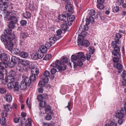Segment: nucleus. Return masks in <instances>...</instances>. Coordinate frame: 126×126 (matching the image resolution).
Instances as JSON below:
<instances>
[{
  "instance_id": "obj_1",
  "label": "nucleus",
  "mask_w": 126,
  "mask_h": 126,
  "mask_svg": "<svg viewBox=\"0 0 126 126\" xmlns=\"http://www.w3.org/2000/svg\"><path fill=\"white\" fill-rule=\"evenodd\" d=\"M16 12H7L5 13L4 19L6 21L9 20L10 22L16 23L18 21L17 18L16 16Z\"/></svg>"
},
{
  "instance_id": "obj_2",
  "label": "nucleus",
  "mask_w": 126,
  "mask_h": 126,
  "mask_svg": "<svg viewBox=\"0 0 126 126\" xmlns=\"http://www.w3.org/2000/svg\"><path fill=\"white\" fill-rule=\"evenodd\" d=\"M77 57L78 60L76 62H73V66L75 68H77V65L79 66H81L83 65L82 61H84L86 60V57L84 56L83 53L80 52L78 53L77 55Z\"/></svg>"
},
{
  "instance_id": "obj_3",
  "label": "nucleus",
  "mask_w": 126,
  "mask_h": 126,
  "mask_svg": "<svg viewBox=\"0 0 126 126\" xmlns=\"http://www.w3.org/2000/svg\"><path fill=\"white\" fill-rule=\"evenodd\" d=\"M20 59L18 57L14 56H12L11 58V62L8 63L9 66L11 67H13L19 61Z\"/></svg>"
},
{
  "instance_id": "obj_4",
  "label": "nucleus",
  "mask_w": 126,
  "mask_h": 126,
  "mask_svg": "<svg viewBox=\"0 0 126 126\" xmlns=\"http://www.w3.org/2000/svg\"><path fill=\"white\" fill-rule=\"evenodd\" d=\"M61 62L58 60H57L55 62V68H57L58 71L60 72L62 70H64L66 69L65 65L61 64Z\"/></svg>"
},
{
  "instance_id": "obj_5",
  "label": "nucleus",
  "mask_w": 126,
  "mask_h": 126,
  "mask_svg": "<svg viewBox=\"0 0 126 126\" xmlns=\"http://www.w3.org/2000/svg\"><path fill=\"white\" fill-rule=\"evenodd\" d=\"M65 8L66 10L65 12L67 13H68L69 14V13L71 14H72L74 12L72 5L70 2H68L67 3H65Z\"/></svg>"
},
{
  "instance_id": "obj_6",
  "label": "nucleus",
  "mask_w": 126,
  "mask_h": 126,
  "mask_svg": "<svg viewBox=\"0 0 126 126\" xmlns=\"http://www.w3.org/2000/svg\"><path fill=\"white\" fill-rule=\"evenodd\" d=\"M125 115H126V110L124 108H122L120 111L116 113V116L119 119H122Z\"/></svg>"
},
{
  "instance_id": "obj_7",
  "label": "nucleus",
  "mask_w": 126,
  "mask_h": 126,
  "mask_svg": "<svg viewBox=\"0 0 126 126\" xmlns=\"http://www.w3.org/2000/svg\"><path fill=\"white\" fill-rule=\"evenodd\" d=\"M14 37H12L10 36H8L6 35H2L1 37V40L4 43V44L5 43H6L8 41L11 40L15 38V35L13 34Z\"/></svg>"
},
{
  "instance_id": "obj_8",
  "label": "nucleus",
  "mask_w": 126,
  "mask_h": 126,
  "mask_svg": "<svg viewBox=\"0 0 126 126\" xmlns=\"http://www.w3.org/2000/svg\"><path fill=\"white\" fill-rule=\"evenodd\" d=\"M7 86L8 88H13L15 91H18L19 90V84L17 82H14L10 84H7Z\"/></svg>"
},
{
  "instance_id": "obj_9",
  "label": "nucleus",
  "mask_w": 126,
  "mask_h": 126,
  "mask_svg": "<svg viewBox=\"0 0 126 126\" xmlns=\"http://www.w3.org/2000/svg\"><path fill=\"white\" fill-rule=\"evenodd\" d=\"M12 40L11 39L4 44L5 48L8 50H12L13 48L14 45Z\"/></svg>"
},
{
  "instance_id": "obj_10",
  "label": "nucleus",
  "mask_w": 126,
  "mask_h": 126,
  "mask_svg": "<svg viewBox=\"0 0 126 126\" xmlns=\"http://www.w3.org/2000/svg\"><path fill=\"white\" fill-rule=\"evenodd\" d=\"M120 49L119 47H115L112 52V54L118 58H121V55L120 52Z\"/></svg>"
},
{
  "instance_id": "obj_11",
  "label": "nucleus",
  "mask_w": 126,
  "mask_h": 126,
  "mask_svg": "<svg viewBox=\"0 0 126 126\" xmlns=\"http://www.w3.org/2000/svg\"><path fill=\"white\" fill-rule=\"evenodd\" d=\"M50 75V73L49 71H46L44 73L43 75L41 77V79H43L45 80L46 82H48L49 81V79L47 77Z\"/></svg>"
},
{
  "instance_id": "obj_12",
  "label": "nucleus",
  "mask_w": 126,
  "mask_h": 126,
  "mask_svg": "<svg viewBox=\"0 0 126 126\" xmlns=\"http://www.w3.org/2000/svg\"><path fill=\"white\" fill-rule=\"evenodd\" d=\"M22 77L23 78L22 81L24 82L27 84V85L29 86L31 82V80L29 78L24 75L22 76Z\"/></svg>"
},
{
  "instance_id": "obj_13",
  "label": "nucleus",
  "mask_w": 126,
  "mask_h": 126,
  "mask_svg": "<svg viewBox=\"0 0 126 126\" xmlns=\"http://www.w3.org/2000/svg\"><path fill=\"white\" fill-rule=\"evenodd\" d=\"M64 14H62L58 16V18L59 20L61 21H63V22H64V21H66L65 20L66 19L67 16L69 15V14L68 13H67L65 12L63 13Z\"/></svg>"
},
{
  "instance_id": "obj_14",
  "label": "nucleus",
  "mask_w": 126,
  "mask_h": 126,
  "mask_svg": "<svg viewBox=\"0 0 126 126\" xmlns=\"http://www.w3.org/2000/svg\"><path fill=\"white\" fill-rule=\"evenodd\" d=\"M8 6L7 4L1 3L0 4V10L4 11V14H6L7 12H6L7 9L8 8Z\"/></svg>"
},
{
  "instance_id": "obj_15",
  "label": "nucleus",
  "mask_w": 126,
  "mask_h": 126,
  "mask_svg": "<svg viewBox=\"0 0 126 126\" xmlns=\"http://www.w3.org/2000/svg\"><path fill=\"white\" fill-rule=\"evenodd\" d=\"M0 59L3 61H6L8 60V55L5 53H1L0 54Z\"/></svg>"
},
{
  "instance_id": "obj_16",
  "label": "nucleus",
  "mask_w": 126,
  "mask_h": 126,
  "mask_svg": "<svg viewBox=\"0 0 126 126\" xmlns=\"http://www.w3.org/2000/svg\"><path fill=\"white\" fill-rule=\"evenodd\" d=\"M61 28L64 31H67L68 28L67 22L64 21V22H63V24L61 26Z\"/></svg>"
},
{
  "instance_id": "obj_17",
  "label": "nucleus",
  "mask_w": 126,
  "mask_h": 126,
  "mask_svg": "<svg viewBox=\"0 0 126 126\" xmlns=\"http://www.w3.org/2000/svg\"><path fill=\"white\" fill-rule=\"evenodd\" d=\"M6 79H7L8 82H9L8 84H10L14 82L15 78L14 77L9 75L7 76L6 77Z\"/></svg>"
},
{
  "instance_id": "obj_18",
  "label": "nucleus",
  "mask_w": 126,
  "mask_h": 126,
  "mask_svg": "<svg viewBox=\"0 0 126 126\" xmlns=\"http://www.w3.org/2000/svg\"><path fill=\"white\" fill-rule=\"evenodd\" d=\"M4 98L6 101L10 103L12 101V97L11 95L7 94H6Z\"/></svg>"
},
{
  "instance_id": "obj_19",
  "label": "nucleus",
  "mask_w": 126,
  "mask_h": 126,
  "mask_svg": "<svg viewBox=\"0 0 126 126\" xmlns=\"http://www.w3.org/2000/svg\"><path fill=\"white\" fill-rule=\"evenodd\" d=\"M94 20L92 16L89 17V18H86L85 20L86 26L89 24L90 22L92 23H93Z\"/></svg>"
},
{
  "instance_id": "obj_20",
  "label": "nucleus",
  "mask_w": 126,
  "mask_h": 126,
  "mask_svg": "<svg viewBox=\"0 0 126 126\" xmlns=\"http://www.w3.org/2000/svg\"><path fill=\"white\" fill-rule=\"evenodd\" d=\"M31 72L32 75H36L39 74V70L36 67L32 68Z\"/></svg>"
},
{
  "instance_id": "obj_21",
  "label": "nucleus",
  "mask_w": 126,
  "mask_h": 126,
  "mask_svg": "<svg viewBox=\"0 0 126 126\" xmlns=\"http://www.w3.org/2000/svg\"><path fill=\"white\" fill-rule=\"evenodd\" d=\"M28 37L27 34L25 32H21L19 35V39L25 40Z\"/></svg>"
},
{
  "instance_id": "obj_22",
  "label": "nucleus",
  "mask_w": 126,
  "mask_h": 126,
  "mask_svg": "<svg viewBox=\"0 0 126 126\" xmlns=\"http://www.w3.org/2000/svg\"><path fill=\"white\" fill-rule=\"evenodd\" d=\"M12 29L9 28H7L5 30L4 33L6 35H8L10 37H12L11 36L12 35Z\"/></svg>"
},
{
  "instance_id": "obj_23",
  "label": "nucleus",
  "mask_w": 126,
  "mask_h": 126,
  "mask_svg": "<svg viewBox=\"0 0 126 126\" xmlns=\"http://www.w3.org/2000/svg\"><path fill=\"white\" fill-rule=\"evenodd\" d=\"M20 56L24 58H27L29 56L28 53L26 52L22 51L20 52L19 54Z\"/></svg>"
},
{
  "instance_id": "obj_24",
  "label": "nucleus",
  "mask_w": 126,
  "mask_h": 126,
  "mask_svg": "<svg viewBox=\"0 0 126 126\" xmlns=\"http://www.w3.org/2000/svg\"><path fill=\"white\" fill-rule=\"evenodd\" d=\"M71 14L69 13V15L67 16V20L69 22H73L75 19V17L73 15H70Z\"/></svg>"
},
{
  "instance_id": "obj_25",
  "label": "nucleus",
  "mask_w": 126,
  "mask_h": 126,
  "mask_svg": "<svg viewBox=\"0 0 126 126\" xmlns=\"http://www.w3.org/2000/svg\"><path fill=\"white\" fill-rule=\"evenodd\" d=\"M20 63L23 65L25 66L29 65V61L26 59L21 60Z\"/></svg>"
},
{
  "instance_id": "obj_26",
  "label": "nucleus",
  "mask_w": 126,
  "mask_h": 126,
  "mask_svg": "<svg viewBox=\"0 0 126 126\" xmlns=\"http://www.w3.org/2000/svg\"><path fill=\"white\" fill-rule=\"evenodd\" d=\"M39 50L41 51V52L44 53L47 52V49L44 45H42L40 47Z\"/></svg>"
},
{
  "instance_id": "obj_27",
  "label": "nucleus",
  "mask_w": 126,
  "mask_h": 126,
  "mask_svg": "<svg viewBox=\"0 0 126 126\" xmlns=\"http://www.w3.org/2000/svg\"><path fill=\"white\" fill-rule=\"evenodd\" d=\"M84 37V36L82 35H79L78 39V44H82V42L84 40L83 39Z\"/></svg>"
},
{
  "instance_id": "obj_28",
  "label": "nucleus",
  "mask_w": 126,
  "mask_h": 126,
  "mask_svg": "<svg viewBox=\"0 0 126 126\" xmlns=\"http://www.w3.org/2000/svg\"><path fill=\"white\" fill-rule=\"evenodd\" d=\"M82 44H79L82 46H84L86 47H88L90 45V43L89 41L86 40H84L82 42Z\"/></svg>"
},
{
  "instance_id": "obj_29",
  "label": "nucleus",
  "mask_w": 126,
  "mask_h": 126,
  "mask_svg": "<svg viewBox=\"0 0 126 126\" xmlns=\"http://www.w3.org/2000/svg\"><path fill=\"white\" fill-rule=\"evenodd\" d=\"M27 86H28L27 85V84L22 81L21 82L19 86L21 90L25 89L26 88Z\"/></svg>"
},
{
  "instance_id": "obj_30",
  "label": "nucleus",
  "mask_w": 126,
  "mask_h": 126,
  "mask_svg": "<svg viewBox=\"0 0 126 126\" xmlns=\"http://www.w3.org/2000/svg\"><path fill=\"white\" fill-rule=\"evenodd\" d=\"M42 80H40L38 83V85L41 87H44L45 86V84L48 82H46L45 80H44L43 79H41Z\"/></svg>"
},
{
  "instance_id": "obj_31",
  "label": "nucleus",
  "mask_w": 126,
  "mask_h": 126,
  "mask_svg": "<svg viewBox=\"0 0 126 126\" xmlns=\"http://www.w3.org/2000/svg\"><path fill=\"white\" fill-rule=\"evenodd\" d=\"M36 53L37 54L38 56L39 59H41L44 56V53L41 52V51H40L39 50L36 52Z\"/></svg>"
},
{
  "instance_id": "obj_32",
  "label": "nucleus",
  "mask_w": 126,
  "mask_h": 126,
  "mask_svg": "<svg viewBox=\"0 0 126 126\" xmlns=\"http://www.w3.org/2000/svg\"><path fill=\"white\" fill-rule=\"evenodd\" d=\"M119 42V40L118 39H117V40L115 41H113L111 43V45L113 46L114 48L116 47H119L117 45V44H118Z\"/></svg>"
},
{
  "instance_id": "obj_33",
  "label": "nucleus",
  "mask_w": 126,
  "mask_h": 126,
  "mask_svg": "<svg viewBox=\"0 0 126 126\" xmlns=\"http://www.w3.org/2000/svg\"><path fill=\"white\" fill-rule=\"evenodd\" d=\"M61 62L63 64H65L68 62L67 58L64 56H63L61 58Z\"/></svg>"
},
{
  "instance_id": "obj_34",
  "label": "nucleus",
  "mask_w": 126,
  "mask_h": 126,
  "mask_svg": "<svg viewBox=\"0 0 126 126\" xmlns=\"http://www.w3.org/2000/svg\"><path fill=\"white\" fill-rule=\"evenodd\" d=\"M59 38L56 37L55 38L54 37H51L49 38V42L52 44L54 43L56 41V39H59Z\"/></svg>"
},
{
  "instance_id": "obj_35",
  "label": "nucleus",
  "mask_w": 126,
  "mask_h": 126,
  "mask_svg": "<svg viewBox=\"0 0 126 126\" xmlns=\"http://www.w3.org/2000/svg\"><path fill=\"white\" fill-rule=\"evenodd\" d=\"M31 57L32 59L34 60H37L39 59L36 53H33L31 55Z\"/></svg>"
},
{
  "instance_id": "obj_36",
  "label": "nucleus",
  "mask_w": 126,
  "mask_h": 126,
  "mask_svg": "<svg viewBox=\"0 0 126 126\" xmlns=\"http://www.w3.org/2000/svg\"><path fill=\"white\" fill-rule=\"evenodd\" d=\"M0 73L4 75H6L7 73V70L4 68V67L0 68Z\"/></svg>"
},
{
  "instance_id": "obj_37",
  "label": "nucleus",
  "mask_w": 126,
  "mask_h": 126,
  "mask_svg": "<svg viewBox=\"0 0 126 126\" xmlns=\"http://www.w3.org/2000/svg\"><path fill=\"white\" fill-rule=\"evenodd\" d=\"M16 23L10 22L8 24V26L9 28L11 29H13L15 27Z\"/></svg>"
},
{
  "instance_id": "obj_38",
  "label": "nucleus",
  "mask_w": 126,
  "mask_h": 126,
  "mask_svg": "<svg viewBox=\"0 0 126 126\" xmlns=\"http://www.w3.org/2000/svg\"><path fill=\"white\" fill-rule=\"evenodd\" d=\"M10 75L14 77L17 74V73L15 70L12 69L9 72Z\"/></svg>"
},
{
  "instance_id": "obj_39",
  "label": "nucleus",
  "mask_w": 126,
  "mask_h": 126,
  "mask_svg": "<svg viewBox=\"0 0 126 126\" xmlns=\"http://www.w3.org/2000/svg\"><path fill=\"white\" fill-rule=\"evenodd\" d=\"M114 66L119 70H121L123 68L122 65L120 63H117L116 65H114Z\"/></svg>"
},
{
  "instance_id": "obj_40",
  "label": "nucleus",
  "mask_w": 126,
  "mask_h": 126,
  "mask_svg": "<svg viewBox=\"0 0 126 126\" xmlns=\"http://www.w3.org/2000/svg\"><path fill=\"white\" fill-rule=\"evenodd\" d=\"M6 119L4 117H2L0 119V124L3 126H4L6 124Z\"/></svg>"
},
{
  "instance_id": "obj_41",
  "label": "nucleus",
  "mask_w": 126,
  "mask_h": 126,
  "mask_svg": "<svg viewBox=\"0 0 126 126\" xmlns=\"http://www.w3.org/2000/svg\"><path fill=\"white\" fill-rule=\"evenodd\" d=\"M85 25H84L81 24L79 28V29L81 30L82 31H86L88 30V27L86 26L85 27Z\"/></svg>"
},
{
  "instance_id": "obj_42",
  "label": "nucleus",
  "mask_w": 126,
  "mask_h": 126,
  "mask_svg": "<svg viewBox=\"0 0 126 126\" xmlns=\"http://www.w3.org/2000/svg\"><path fill=\"white\" fill-rule=\"evenodd\" d=\"M105 126H117V124L115 122L111 121L110 123V124H106Z\"/></svg>"
},
{
  "instance_id": "obj_43",
  "label": "nucleus",
  "mask_w": 126,
  "mask_h": 126,
  "mask_svg": "<svg viewBox=\"0 0 126 126\" xmlns=\"http://www.w3.org/2000/svg\"><path fill=\"white\" fill-rule=\"evenodd\" d=\"M71 61L72 62H74V61H76L77 60H78L77 56L75 55H72L71 56Z\"/></svg>"
},
{
  "instance_id": "obj_44",
  "label": "nucleus",
  "mask_w": 126,
  "mask_h": 126,
  "mask_svg": "<svg viewBox=\"0 0 126 126\" xmlns=\"http://www.w3.org/2000/svg\"><path fill=\"white\" fill-rule=\"evenodd\" d=\"M5 109L7 111H9L10 110V109H11L12 107L11 105L9 104H7L4 106Z\"/></svg>"
},
{
  "instance_id": "obj_45",
  "label": "nucleus",
  "mask_w": 126,
  "mask_h": 126,
  "mask_svg": "<svg viewBox=\"0 0 126 126\" xmlns=\"http://www.w3.org/2000/svg\"><path fill=\"white\" fill-rule=\"evenodd\" d=\"M20 119V122L21 124H26L27 122V120L25 118H23L22 117H19Z\"/></svg>"
},
{
  "instance_id": "obj_46",
  "label": "nucleus",
  "mask_w": 126,
  "mask_h": 126,
  "mask_svg": "<svg viewBox=\"0 0 126 126\" xmlns=\"http://www.w3.org/2000/svg\"><path fill=\"white\" fill-rule=\"evenodd\" d=\"M23 16L24 17L26 18H29L30 17V14L28 12H26L23 14Z\"/></svg>"
},
{
  "instance_id": "obj_47",
  "label": "nucleus",
  "mask_w": 126,
  "mask_h": 126,
  "mask_svg": "<svg viewBox=\"0 0 126 126\" xmlns=\"http://www.w3.org/2000/svg\"><path fill=\"white\" fill-rule=\"evenodd\" d=\"M29 78L31 80V82L32 81L34 82V81H35L36 79L35 75H31Z\"/></svg>"
},
{
  "instance_id": "obj_48",
  "label": "nucleus",
  "mask_w": 126,
  "mask_h": 126,
  "mask_svg": "<svg viewBox=\"0 0 126 126\" xmlns=\"http://www.w3.org/2000/svg\"><path fill=\"white\" fill-rule=\"evenodd\" d=\"M120 10L119 8V7L116 6L113 7L112 9V11L115 12H118Z\"/></svg>"
},
{
  "instance_id": "obj_49",
  "label": "nucleus",
  "mask_w": 126,
  "mask_h": 126,
  "mask_svg": "<svg viewBox=\"0 0 126 126\" xmlns=\"http://www.w3.org/2000/svg\"><path fill=\"white\" fill-rule=\"evenodd\" d=\"M123 78L124 80L122 82L125 81L126 83V71H124L122 73Z\"/></svg>"
},
{
  "instance_id": "obj_50",
  "label": "nucleus",
  "mask_w": 126,
  "mask_h": 126,
  "mask_svg": "<svg viewBox=\"0 0 126 126\" xmlns=\"http://www.w3.org/2000/svg\"><path fill=\"white\" fill-rule=\"evenodd\" d=\"M16 70L17 71L20 72H22L23 69L22 67L19 65H17L16 67Z\"/></svg>"
},
{
  "instance_id": "obj_51",
  "label": "nucleus",
  "mask_w": 126,
  "mask_h": 126,
  "mask_svg": "<svg viewBox=\"0 0 126 126\" xmlns=\"http://www.w3.org/2000/svg\"><path fill=\"white\" fill-rule=\"evenodd\" d=\"M1 79V83L2 84L5 85L7 83L9 82H8L7 79H6V77L5 78V79H4L3 78Z\"/></svg>"
},
{
  "instance_id": "obj_52",
  "label": "nucleus",
  "mask_w": 126,
  "mask_h": 126,
  "mask_svg": "<svg viewBox=\"0 0 126 126\" xmlns=\"http://www.w3.org/2000/svg\"><path fill=\"white\" fill-rule=\"evenodd\" d=\"M45 110L46 112L50 111L51 110V107L49 105H47L45 107Z\"/></svg>"
},
{
  "instance_id": "obj_53",
  "label": "nucleus",
  "mask_w": 126,
  "mask_h": 126,
  "mask_svg": "<svg viewBox=\"0 0 126 126\" xmlns=\"http://www.w3.org/2000/svg\"><path fill=\"white\" fill-rule=\"evenodd\" d=\"M46 105V102L44 101V102L41 101H40V103L39 104L40 106L42 107H44Z\"/></svg>"
},
{
  "instance_id": "obj_54",
  "label": "nucleus",
  "mask_w": 126,
  "mask_h": 126,
  "mask_svg": "<svg viewBox=\"0 0 126 126\" xmlns=\"http://www.w3.org/2000/svg\"><path fill=\"white\" fill-rule=\"evenodd\" d=\"M89 14L91 16H94L95 14V11L93 9H92L89 10Z\"/></svg>"
},
{
  "instance_id": "obj_55",
  "label": "nucleus",
  "mask_w": 126,
  "mask_h": 126,
  "mask_svg": "<svg viewBox=\"0 0 126 126\" xmlns=\"http://www.w3.org/2000/svg\"><path fill=\"white\" fill-rule=\"evenodd\" d=\"M6 89L3 88H0V93L1 94H5L6 93Z\"/></svg>"
},
{
  "instance_id": "obj_56",
  "label": "nucleus",
  "mask_w": 126,
  "mask_h": 126,
  "mask_svg": "<svg viewBox=\"0 0 126 126\" xmlns=\"http://www.w3.org/2000/svg\"><path fill=\"white\" fill-rule=\"evenodd\" d=\"M37 99L39 101H42L43 98L42 95L41 94H40L37 96Z\"/></svg>"
},
{
  "instance_id": "obj_57",
  "label": "nucleus",
  "mask_w": 126,
  "mask_h": 126,
  "mask_svg": "<svg viewBox=\"0 0 126 126\" xmlns=\"http://www.w3.org/2000/svg\"><path fill=\"white\" fill-rule=\"evenodd\" d=\"M51 57V55L50 54H48L46 55L44 58V59L46 60H49L50 59Z\"/></svg>"
},
{
  "instance_id": "obj_58",
  "label": "nucleus",
  "mask_w": 126,
  "mask_h": 126,
  "mask_svg": "<svg viewBox=\"0 0 126 126\" xmlns=\"http://www.w3.org/2000/svg\"><path fill=\"white\" fill-rule=\"evenodd\" d=\"M52 44L50 42H47V43L45 46L47 48V49H48L52 46Z\"/></svg>"
},
{
  "instance_id": "obj_59",
  "label": "nucleus",
  "mask_w": 126,
  "mask_h": 126,
  "mask_svg": "<svg viewBox=\"0 0 126 126\" xmlns=\"http://www.w3.org/2000/svg\"><path fill=\"white\" fill-rule=\"evenodd\" d=\"M27 22L26 20H21L20 22V23L21 25L23 26H25L26 25Z\"/></svg>"
},
{
  "instance_id": "obj_60",
  "label": "nucleus",
  "mask_w": 126,
  "mask_h": 126,
  "mask_svg": "<svg viewBox=\"0 0 126 126\" xmlns=\"http://www.w3.org/2000/svg\"><path fill=\"white\" fill-rule=\"evenodd\" d=\"M97 8L100 9H103L104 7V6L103 4H98L97 5Z\"/></svg>"
},
{
  "instance_id": "obj_61",
  "label": "nucleus",
  "mask_w": 126,
  "mask_h": 126,
  "mask_svg": "<svg viewBox=\"0 0 126 126\" xmlns=\"http://www.w3.org/2000/svg\"><path fill=\"white\" fill-rule=\"evenodd\" d=\"M89 51L90 53L92 54H93L94 52V47H89Z\"/></svg>"
},
{
  "instance_id": "obj_62",
  "label": "nucleus",
  "mask_w": 126,
  "mask_h": 126,
  "mask_svg": "<svg viewBox=\"0 0 126 126\" xmlns=\"http://www.w3.org/2000/svg\"><path fill=\"white\" fill-rule=\"evenodd\" d=\"M57 71L56 70L55 68L51 69L50 71L52 75L54 74Z\"/></svg>"
},
{
  "instance_id": "obj_63",
  "label": "nucleus",
  "mask_w": 126,
  "mask_h": 126,
  "mask_svg": "<svg viewBox=\"0 0 126 126\" xmlns=\"http://www.w3.org/2000/svg\"><path fill=\"white\" fill-rule=\"evenodd\" d=\"M120 58H118V57H114L113 58V62L114 63H118L119 61V59Z\"/></svg>"
},
{
  "instance_id": "obj_64",
  "label": "nucleus",
  "mask_w": 126,
  "mask_h": 126,
  "mask_svg": "<svg viewBox=\"0 0 126 126\" xmlns=\"http://www.w3.org/2000/svg\"><path fill=\"white\" fill-rule=\"evenodd\" d=\"M28 123L25 126H31V119H28Z\"/></svg>"
}]
</instances>
